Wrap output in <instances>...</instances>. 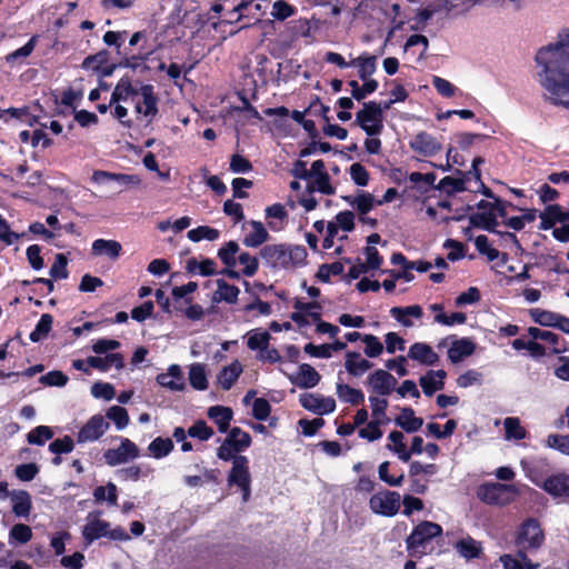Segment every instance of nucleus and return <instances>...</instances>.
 <instances>
[{
    "mask_svg": "<svg viewBox=\"0 0 569 569\" xmlns=\"http://www.w3.org/2000/svg\"><path fill=\"white\" fill-rule=\"evenodd\" d=\"M447 372L442 369L429 370L419 379L420 387L426 396L431 397L436 391L443 389Z\"/></svg>",
    "mask_w": 569,
    "mask_h": 569,
    "instance_id": "obj_22",
    "label": "nucleus"
},
{
    "mask_svg": "<svg viewBox=\"0 0 569 569\" xmlns=\"http://www.w3.org/2000/svg\"><path fill=\"white\" fill-rule=\"evenodd\" d=\"M88 362L91 368L98 369L102 372L108 371L111 367L122 369L124 366L123 357L120 353H109L106 357H88Z\"/></svg>",
    "mask_w": 569,
    "mask_h": 569,
    "instance_id": "obj_33",
    "label": "nucleus"
},
{
    "mask_svg": "<svg viewBox=\"0 0 569 569\" xmlns=\"http://www.w3.org/2000/svg\"><path fill=\"white\" fill-rule=\"evenodd\" d=\"M442 528L432 521L418 523L406 539L407 551L411 557H422L432 550V539L441 536Z\"/></svg>",
    "mask_w": 569,
    "mask_h": 569,
    "instance_id": "obj_3",
    "label": "nucleus"
},
{
    "mask_svg": "<svg viewBox=\"0 0 569 569\" xmlns=\"http://www.w3.org/2000/svg\"><path fill=\"white\" fill-rule=\"evenodd\" d=\"M521 468L527 478H529L535 485L542 488V482L546 478L542 476V469L547 466L546 459H531L521 460Z\"/></svg>",
    "mask_w": 569,
    "mask_h": 569,
    "instance_id": "obj_27",
    "label": "nucleus"
},
{
    "mask_svg": "<svg viewBox=\"0 0 569 569\" xmlns=\"http://www.w3.org/2000/svg\"><path fill=\"white\" fill-rule=\"evenodd\" d=\"M151 471V468L146 465H132L118 469L116 476L121 481H138L140 478L148 477Z\"/></svg>",
    "mask_w": 569,
    "mask_h": 569,
    "instance_id": "obj_43",
    "label": "nucleus"
},
{
    "mask_svg": "<svg viewBox=\"0 0 569 569\" xmlns=\"http://www.w3.org/2000/svg\"><path fill=\"white\" fill-rule=\"evenodd\" d=\"M271 336L264 330H252L248 335L247 346L250 350H263L269 346Z\"/></svg>",
    "mask_w": 569,
    "mask_h": 569,
    "instance_id": "obj_53",
    "label": "nucleus"
},
{
    "mask_svg": "<svg viewBox=\"0 0 569 569\" xmlns=\"http://www.w3.org/2000/svg\"><path fill=\"white\" fill-rule=\"evenodd\" d=\"M104 418L113 421L118 430H123L129 425L128 411L120 406L110 407Z\"/></svg>",
    "mask_w": 569,
    "mask_h": 569,
    "instance_id": "obj_55",
    "label": "nucleus"
},
{
    "mask_svg": "<svg viewBox=\"0 0 569 569\" xmlns=\"http://www.w3.org/2000/svg\"><path fill=\"white\" fill-rule=\"evenodd\" d=\"M38 38L39 37L37 34L32 36L23 47L7 54L6 56L7 63H9L10 66L13 67L18 61L28 58L34 50V48L38 43Z\"/></svg>",
    "mask_w": 569,
    "mask_h": 569,
    "instance_id": "obj_47",
    "label": "nucleus"
},
{
    "mask_svg": "<svg viewBox=\"0 0 569 569\" xmlns=\"http://www.w3.org/2000/svg\"><path fill=\"white\" fill-rule=\"evenodd\" d=\"M346 370L355 377L363 375L366 371L371 369L372 362L363 359L358 352H348L346 355L345 362Z\"/></svg>",
    "mask_w": 569,
    "mask_h": 569,
    "instance_id": "obj_34",
    "label": "nucleus"
},
{
    "mask_svg": "<svg viewBox=\"0 0 569 569\" xmlns=\"http://www.w3.org/2000/svg\"><path fill=\"white\" fill-rule=\"evenodd\" d=\"M32 538V530L29 526L23 523L14 525L9 532L10 543L18 542L24 545Z\"/></svg>",
    "mask_w": 569,
    "mask_h": 569,
    "instance_id": "obj_57",
    "label": "nucleus"
},
{
    "mask_svg": "<svg viewBox=\"0 0 569 569\" xmlns=\"http://www.w3.org/2000/svg\"><path fill=\"white\" fill-rule=\"evenodd\" d=\"M92 181L96 183L113 182L122 191L124 188L139 186L141 180L137 174L114 173L103 170H96L92 174Z\"/></svg>",
    "mask_w": 569,
    "mask_h": 569,
    "instance_id": "obj_17",
    "label": "nucleus"
},
{
    "mask_svg": "<svg viewBox=\"0 0 569 569\" xmlns=\"http://www.w3.org/2000/svg\"><path fill=\"white\" fill-rule=\"evenodd\" d=\"M239 251V246L234 241H229L224 247L218 251V258L227 266L234 267L237 264L236 254Z\"/></svg>",
    "mask_w": 569,
    "mask_h": 569,
    "instance_id": "obj_60",
    "label": "nucleus"
},
{
    "mask_svg": "<svg viewBox=\"0 0 569 569\" xmlns=\"http://www.w3.org/2000/svg\"><path fill=\"white\" fill-rule=\"evenodd\" d=\"M388 440L390 442L387 445V449L395 452L401 461L408 462L410 460V452L407 450L403 433L397 430L391 431Z\"/></svg>",
    "mask_w": 569,
    "mask_h": 569,
    "instance_id": "obj_41",
    "label": "nucleus"
},
{
    "mask_svg": "<svg viewBox=\"0 0 569 569\" xmlns=\"http://www.w3.org/2000/svg\"><path fill=\"white\" fill-rule=\"evenodd\" d=\"M157 382L170 391H183L186 388L183 372L179 365H170L167 372L159 373Z\"/></svg>",
    "mask_w": 569,
    "mask_h": 569,
    "instance_id": "obj_20",
    "label": "nucleus"
},
{
    "mask_svg": "<svg viewBox=\"0 0 569 569\" xmlns=\"http://www.w3.org/2000/svg\"><path fill=\"white\" fill-rule=\"evenodd\" d=\"M455 548L457 552L466 559L478 558L482 551L481 543L470 536L458 540Z\"/></svg>",
    "mask_w": 569,
    "mask_h": 569,
    "instance_id": "obj_38",
    "label": "nucleus"
},
{
    "mask_svg": "<svg viewBox=\"0 0 569 569\" xmlns=\"http://www.w3.org/2000/svg\"><path fill=\"white\" fill-rule=\"evenodd\" d=\"M389 312L390 316L405 328L413 327V319L419 320L423 316V310L419 305L392 307Z\"/></svg>",
    "mask_w": 569,
    "mask_h": 569,
    "instance_id": "obj_21",
    "label": "nucleus"
},
{
    "mask_svg": "<svg viewBox=\"0 0 569 569\" xmlns=\"http://www.w3.org/2000/svg\"><path fill=\"white\" fill-rule=\"evenodd\" d=\"M260 257L272 269H290L305 264L307 251L302 246L267 244L260 250Z\"/></svg>",
    "mask_w": 569,
    "mask_h": 569,
    "instance_id": "obj_2",
    "label": "nucleus"
},
{
    "mask_svg": "<svg viewBox=\"0 0 569 569\" xmlns=\"http://www.w3.org/2000/svg\"><path fill=\"white\" fill-rule=\"evenodd\" d=\"M543 541L545 535L537 519H526L516 531L515 545L518 551H536Z\"/></svg>",
    "mask_w": 569,
    "mask_h": 569,
    "instance_id": "obj_5",
    "label": "nucleus"
},
{
    "mask_svg": "<svg viewBox=\"0 0 569 569\" xmlns=\"http://www.w3.org/2000/svg\"><path fill=\"white\" fill-rule=\"evenodd\" d=\"M397 382V379L383 369H377L367 378L371 391L382 397L389 396L396 389Z\"/></svg>",
    "mask_w": 569,
    "mask_h": 569,
    "instance_id": "obj_14",
    "label": "nucleus"
},
{
    "mask_svg": "<svg viewBox=\"0 0 569 569\" xmlns=\"http://www.w3.org/2000/svg\"><path fill=\"white\" fill-rule=\"evenodd\" d=\"M242 373V366L234 360L229 366L223 367L217 376L219 386L223 390H229Z\"/></svg>",
    "mask_w": 569,
    "mask_h": 569,
    "instance_id": "obj_30",
    "label": "nucleus"
},
{
    "mask_svg": "<svg viewBox=\"0 0 569 569\" xmlns=\"http://www.w3.org/2000/svg\"><path fill=\"white\" fill-rule=\"evenodd\" d=\"M148 450L151 457L162 459L173 450V442L170 438L157 437L149 443Z\"/></svg>",
    "mask_w": 569,
    "mask_h": 569,
    "instance_id": "obj_46",
    "label": "nucleus"
},
{
    "mask_svg": "<svg viewBox=\"0 0 569 569\" xmlns=\"http://www.w3.org/2000/svg\"><path fill=\"white\" fill-rule=\"evenodd\" d=\"M186 269L189 273L208 277L217 272V263L212 259L208 258L201 261L191 258L187 261Z\"/></svg>",
    "mask_w": 569,
    "mask_h": 569,
    "instance_id": "obj_44",
    "label": "nucleus"
},
{
    "mask_svg": "<svg viewBox=\"0 0 569 569\" xmlns=\"http://www.w3.org/2000/svg\"><path fill=\"white\" fill-rule=\"evenodd\" d=\"M369 506L377 515L392 517L400 509V495L388 490L377 492L370 498Z\"/></svg>",
    "mask_w": 569,
    "mask_h": 569,
    "instance_id": "obj_12",
    "label": "nucleus"
},
{
    "mask_svg": "<svg viewBox=\"0 0 569 569\" xmlns=\"http://www.w3.org/2000/svg\"><path fill=\"white\" fill-rule=\"evenodd\" d=\"M52 323H53V317L50 313H43L40 317V320L38 321V323L36 325V328L30 333L29 339L32 342L41 341L49 335V332L52 328Z\"/></svg>",
    "mask_w": 569,
    "mask_h": 569,
    "instance_id": "obj_49",
    "label": "nucleus"
},
{
    "mask_svg": "<svg viewBox=\"0 0 569 569\" xmlns=\"http://www.w3.org/2000/svg\"><path fill=\"white\" fill-rule=\"evenodd\" d=\"M382 421L372 419L366 427L359 430V437L368 441H376L382 437Z\"/></svg>",
    "mask_w": 569,
    "mask_h": 569,
    "instance_id": "obj_62",
    "label": "nucleus"
},
{
    "mask_svg": "<svg viewBox=\"0 0 569 569\" xmlns=\"http://www.w3.org/2000/svg\"><path fill=\"white\" fill-rule=\"evenodd\" d=\"M140 456L138 446L128 438H121L120 446L103 452V459L110 467L128 463Z\"/></svg>",
    "mask_w": 569,
    "mask_h": 569,
    "instance_id": "obj_11",
    "label": "nucleus"
},
{
    "mask_svg": "<svg viewBox=\"0 0 569 569\" xmlns=\"http://www.w3.org/2000/svg\"><path fill=\"white\" fill-rule=\"evenodd\" d=\"M230 461H232V467L228 475V485L237 486L242 492V500L248 501L251 493L249 460L246 456H237Z\"/></svg>",
    "mask_w": 569,
    "mask_h": 569,
    "instance_id": "obj_9",
    "label": "nucleus"
},
{
    "mask_svg": "<svg viewBox=\"0 0 569 569\" xmlns=\"http://www.w3.org/2000/svg\"><path fill=\"white\" fill-rule=\"evenodd\" d=\"M300 405L316 415L322 416L336 410V401L332 397H323L318 393H305L300 397Z\"/></svg>",
    "mask_w": 569,
    "mask_h": 569,
    "instance_id": "obj_15",
    "label": "nucleus"
},
{
    "mask_svg": "<svg viewBox=\"0 0 569 569\" xmlns=\"http://www.w3.org/2000/svg\"><path fill=\"white\" fill-rule=\"evenodd\" d=\"M409 146L416 153H419L423 157H432L442 148L441 142L436 137L426 131H421L412 137V139L409 141Z\"/></svg>",
    "mask_w": 569,
    "mask_h": 569,
    "instance_id": "obj_16",
    "label": "nucleus"
},
{
    "mask_svg": "<svg viewBox=\"0 0 569 569\" xmlns=\"http://www.w3.org/2000/svg\"><path fill=\"white\" fill-rule=\"evenodd\" d=\"M397 426L403 429L406 432H416L418 431L422 425L423 419L416 417L412 408H403L400 415L395 419Z\"/></svg>",
    "mask_w": 569,
    "mask_h": 569,
    "instance_id": "obj_32",
    "label": "nucleus"
},
{
    "mask_svg": "<svg viewBox=\"0 0 569 569\" xmlns=\"http://www.w3.org/2000/svg\"><path fill=\"white\" fill-rule=\"evenodd\" d=\"M503 429H505V440H522L527 438L528 432L526 428L521 425V421L518 417H507L503 419Z\"/></svg>",
    "mask_w": 569,
    "mask_h": 569,
    "instance_id": "obj_36",
    "label": "nucleus"
},
{
    "mask_svg": "<svg viewBox=\"0 0 569 569\" xmlns=\"http://www.w3.org/2000/svg\"><path fill=\"white\" fill-rule=\"evenodd\" d=\"M10 499L12 512L19 518H28L32 509L30 493L26 490H13L10 492Z\"/></svg>",
    "mask_w": 569,
    "mask_h": 569,
    "instance_id": "obj_24",
    "label": "nucleus"
},
{
    "mask_svg": "<svg viewBox=\"0 0 569 569\" xmlns=\"http://www.w3.org/2000/svg\"><path fill=\"white\" fill-rule=\"evenodd\" d=\"M407 358L427 367L439 362V355L426 342H415L408 350Z\"/></svg>",
    "mask_w": 569,
    "mask_h": 569,
    "instance_id": "obj_19",
    "label": "nucleus"
},
{
    "mask_svg": "<svg viewBox=\"0 0 569 569\" xmlns=\"http://www.w3.org/2000/svg\"><path fill=\"white\" fill-rule=\"evenodd\" d=\"M381 118L382 109L375 101L366 102L363 109L358 111L356 116L357 122L368 136H377L381 132Z\"/></svg>",
    "mask_w": 569,
    "mask_h": 569,
    "instance_id": "obj_10",
    "label": "nucleus"
},
{
    "mask_svg": "<svg viewBox=\"0 0 569 569\" xmlns=\"http://www.w3.org/2000/svg\"><path fill=\"white\" fill-rule=\"evenodd\" d=\"M250 226L252 230L244 236L243 244L249 248H257L268 240L269 233L260 221L252 220Z\"/></svg>",
    "mask_w": 569,
    "mask_h": 569,
    "instance_id": "obj_35",
    "label": "nucleus"
},
{
    "mask_svg": "<svg viewBox=\"0 0 569 569\" xmlns=\"http://www.w3.org/2000/svg\"><path fill=\"white\" fill-rule=\"evenodd\" d=\"M189 382L194 390L203 391L208 389V377L203 363L194 362L190 365Z\"/></svg>",
    "mask_w": 569,
    "mask_h": 569,
    "instance_id": "obj_42",
    "label": "nucleus"
},
{
    "mask_svg": "<svg viewBox=\"0 0 569 569\" xmlns=\"http://www.w3.org/2000/svg\"><path fill=\"white\" fill-rule=\"evenodd\" d=\"M296 8L284 0H277L272 4L271 17L276 20L283 21L296 13Z\"/></svg>",
    "mask_w": 569,
    "mask_h": 569,
    "instance_id": "obj_58",
    "label": "nucleus"
},
{
    "mask_svg": "<svg viewBox=\"0 0 569 569\" xmlns=\"http://www.w3.org/2000/svg\"><path fill=\"white\" fill-rule=\"evenodd\" d=\"M109 527L110 523L106 520H101L98 518L89 520L82 530L83 539L88 543H91L92 541L99 538H108Z\"/></svg>",
    "mask_w": 569,
    "mask_h": 569,
    "instance_id": "obj_29",
    "label": "nucleus"
},
{
    "mask_svg": "<svg viewBox=\"0 0 569 569\" xmlns=\"http://www.w3.org/2000/svg\"><path fill=\"white\" fill-rule=\"evenodd\" d=\"M158 102L153 86L141 83L131 103L136 114L146 119L147 123H151L159 112Z\"/></svg>",
    "mask_w": 569,
    "mask_h": 569,
    "instance_id": "obj_6",
    "label": "nucleus"
},
{
    "mask_svg": "<svg viewBox=\"0 0 569 569\" xmlns=\"http://www.w3.org/2000/svg\"><path fill=\"white\" fill-rule=\"evenodd\" d=\"M336 393L340 401L357 406L365 401V395L361 390L355 389L349 385L337 382Z\"/></svg>",
    "mask_w": 569,
    "mask_h": 569,
    "instance_id": "obj_39",
    "label": "nucleus"
},
{
    "mask_svg": "<svg viewBox=\"0 0 569 569\" xmlns=\"http://www.w3.org/2000/svg\"><path fill=\"white\" fill-rule=\"evenodd\" d=\"M536 62L541 67L539 81L546 100L569 109V28L559 33L555 44L537 52Z\"/></svg>",
    "mask_w": 569,
    "mask_h": 569,
    "instance_id": "obj_1",
    "label": "nucleus"
},
{
    "mask_svg": "<svg viewBox=\"0 0 569 569\" xmlns=\"http://www.w3.org/2000/svg\"><path fill=\"white\" fill-rule=\"evenodd\" d=\"M287 217L288 212L281 203H274L266 208V218L269 220L268 226L272 231L281 230Z\"/></svg>",
    "mask_w": 569,
    "mask_h": 569,
    "instance_id": "obj_40",
    "label": "nucleus"
},
{
    "mask_svg": "<svg viewBox=\"0 0 569 569\" xmlns=\"http://www.w3.org/2000/svg\"><path fill=\"white\" fill-rule=\"evenodd\" d=\"M352 66L359 68L358 74L362 81L369 80L368 78L376 71L377 59L373 56L370 57H358L351 61Z\"/></svg>",
    "mask_w": 569,
    "mask_h": 569,
    "instance_id": "obj_48",
    "label": "nucleus"
},
{
    "mask_svg": "<svg viewBox=\"0 0 569 569\" xmlns=\"http://www.w3.org/2000/svg\"><path fill=\"white\" fill-rule=\"evenodd\" d=\"M53 437V431L48 426H38L27 435V441L30 445L43 446Z\"/></svg>",
    "mask_w": 569,
    "mask_h": 569,
    "instance_id": "obj_54",
    "label": "nucleus"
},
{
    "mask_svg": "<svg viewBox=\"0 0 569 569\" xmlns=\"http://www.w3.org/2000/svg\"><path fill=\"white\" fill-rule=\"evenodd\" d=\"M542 489L553 498H569V473L561 471L547 477Z\"/></svg>",
    "mask_w": 569,
    "mask_h": 569,
    "instance_id": "obj_18",
    "label": "nucleus"
},
{
    "mask_svg": "<svg viewBox=\"0 0 569 569\" xmlns=\"http://www.w3.org/2000/svg\"><path fill=\"white\" fill-rule=\"evenodd\" d=\"M93 498L97 502L108 501L109 505L116 506L118 502V489L113 482L107 486H99L93 490Z\"/></svg>",
    "mask_w": 569,
    "mask_h": 569,
    "instance_id": "obj_50",
    "label": "nucleus"
},
{
    "mask_svg": "<svg viewBox=\"0 0 569 569\" xmlns=\"http://www.w3.org/2000/svg\"><path fill=\"white\" fill-rule=\"evenodd\" d=\"M188 436L207 441L213 436V429L203 420H198L188 429Z\"/></svg>",
    "mask_w": 569,
    "mask_h": 569,
    "instance_id": "obj_64",
    "label": "nucleus"
},
{
    "mask_svg": "<svg viewBox=\"0 0 569 569\" xmlns=\"http://www.w3.org/2000/svg\"><path fill=\"white\" fill-rule=\"evenodd\" d=\"M436 188L447 194H455L466 190L465 181L452 177L442 178Z\"/></svg>",
    "mask_w": 569,
    "mask_h": 569,
    "instance_id": "obj_61",
    "label": "nucleus"
},
{
    "mask_svg": "<svg viewBox=\"0 0 569 569\" xmlns=\"http://www.w3.org/2000/svg\"><path fill=\"white\" fill-rule=\"evenodd\" d=\"M198 289V283L190 281L187 284L174 287L172 289V299L176 305L180 303V301L183 300L184 303H190L191 298L190 295H192ZM176 310L182 311V309L178 306H174Z\"/></svg>",
    "mask_w": 569,
    "mask_h": 569,
    "instance_id": "obj_51",
    "label": "nucleus"
},
{
    "mask_svg": "<svg viewBox=\"0 0 569 569\" xmlns=\"http://www.w3.org/2000/svg\"><path fill=\"white\" fill-rule=\"evenodd\" d=\"M475 350L476 343L470 338L455 339L448 349V358L452 363H459Z\"/></svg>",
    "mask_w": 569,
    "mask_h": 569,
    "instance_id": "obj_23",
    "label": "nucleus"
},
{
    "mask_svg": "<svg viewBox=\"0 0 569 569\" xmlns=\"http://www.w3.org/2000/svg\"><path fill=\"white\" fill-rule=\"evenodd\" d=\"M208 417L217 425L218 430L227 432L233 418V412L229 407L213 406L208 409Z\"/></svg>",
    "mask_w": 569,
    "mask_h": 569,
    "instance_id": "obj_31",
    "label": "nucleus"
},
{
    "mask_svg": "<svg viewBox=\"0 0 569 569\" xmlns=\"http://www.w3.org/2000/svg\"><path fill=\"white\" fill-rule=\"evenodd\" d=\"M138 88L139 86H133L129 79H120L111 93L110 104L118 102L131 103Z\"/></svg>",
    "mask_w": 569,
    "mask_h": 569,
    "instance_id": "obj_26",
    "label": "nucleus"
},
{
    "mask_svg": "<svg viewBox=\"0 0 569 569\" xmlns=\"http://www.w3.org/2000/svg\"><path fill=\"white\" fill-rule=\"evenodd\" d=\"M240 290L238 287L228 283L223 279L217 280V290L213 292L212 301L216 303L227 302L233 305L238 301Z\"/></svg>",
    "mask_w": 569,
    "mask_h": 569,
    "instance_id": "obj_25",
    "label": "nucleus"
},
{
    "mask_svg": "<svg viewBox=\"0 0 569 569\" xmlns=\"http://www.w3.org/2000/svg\"><path fill=\"white\" fill-rule=\"evenodd\" d=\"M546 446L569 456V435L551 433L547 437Z\"/></svg>",
    "mask_w": 569,
    "mask_h": 569,
    "instance_id": "obj_59",
    "label": "nucleus"
},
{
    "mask_svg": "<svg viewBox=\"0 0 569 569\" xmlns=\"http://www.w3.org/2000/svg\"><path fill=\"white\" fill-rule=\"evenodd\" d=\"M108 420L100 413L93 415L78 431V443L94 442L109 429Z\"/></svg>",
    "mask_w": 569,
    "mask_h": 569,
    "instance_id": "obj_13",
    "label": "nucleus"
},
{
    "mask_svg": "<svg viewBox=\"0 0 569 569\" xmlns=\"http://www.w3.org/2000/svg\"><path fill=\"white\" fill-rule=\"evenodd\" d=\"M507 202L499 198L495 201L481 200L478 202V211L470 216V221L475 227L495 232L498 226V218H506Z\"/></svg>",
    "mask_w": 569,
    "mask_h": 569,
    "instance_id": "obj_4",
    "label": "nucleus"
},
{
    "mask_svg": "<svg viewBox=\"0 0 569 569\" xmlns=\"http://www.w3.org/2000/svg\"><path fill=\"white\" fill-rule=\"evenodd\" d=\"M308 191L309 193L318 191L331 196L336 193V188L331 184L329 174H321L312 178V181L308 184Z\"/></svg>",
    "mask_w": 569,
    "mask_h": 569,
    "instance_id": "obj_56",
    "label": "nucleus"
},
{
    "mask_svg": "<svg viewBox=\"0 0 569 569\" xmlns=\"http://www.w3.org/2000/svg\"><path fill=\"white\" fill-rule=\"evenodd\" d=\"M250 445V435L239 427H233L230 429L228 436L218 448L217 456L223 461H230V459L239 456L238 453L248 449Z\"/></svg>",
    "mask_w": 569,
    "mask_h": 569,
    "instance_id": "obj_8",
    "label": "nucleus"
},
{
    "mask_svg": "<svg viewBox=\"0 0 569 569\" xmlns=\"http://www.w3.org/2000/svg\"><path fill=\"white\" fill-rule=\"evenodd\" d=\"M219 230L211 228L209 226H200L194 229L188 231L187 237L189 240L193 242H199L201 240L214 241L219 238Z\"/></svg>",
    "mask_w": 569,
    "mask_h": 569,
    "instance_id": "obj_52",
    "label": "nucleus"
},
{
    "mask_svg": "<svg viewBox=\"0 0 569 569\" xmlns=\"http://www.w3.org/2000/svg\"><path fill=\"white\" fill-rule=\"evenodd\" d=\"M121 249L120 242L116 240L97 239L92 242V253L94 256H107L110 259H117Z\"/></svg>",
    "mask_w": 569,
    "mask_h": 569,
    "instance_id": "obj_37",
    "label": "nucleus"
},
{
    "mask_svg": "<svg viewBox=\"0 0 569 569\" xmlns=\"http://www.w3.org/2000/svg\"><path fill=\"white\" fill-rule=\"evenodd\" d=\"M528 333L533 340H541L548 342L552 347V351L556 353L565 351V349L559 346V335L550 330L530 327L528 329Z\"/></svg>",
    "mask_w": 569,
    "mask_h": 569,
    "instance_id": "obj_45",
    "label": "nucleus"
},
{
    "mask_svg": "<svg viewBox=\"0 0 569 569\" xmlns=\"http://www.w3.org/2000/svg\"><path fill=\"white\" fill-rule=\"evenodd\" d=\"M365 355L369 358H377L383 351V345L378 337L373 335H363Z\"/></svg>",
    "mask_w": 569,
    "mask_h": 569,
    "instance_id": "obj_63",
    "label": "nucleus"
},
{
    "mask_svg": "<svg viewBox=\"0 0 569 569\" xmlns=\"http://www.w3.org/2000/svg\"><path fill=\"white\" fill-rule=\"evenodd\" d=\"M517 493L512 485L499 482H486L478 487L477 497L487 505L506 506L509 505Z\"/></svg>",
    "mask_w": 569,
    "mask_h": 569,
    "instance_id": "obj_7",
    "label": "nucleus"
},
{
    "mask_svg": "<svg viewBox=\"0 0 569 569\" xmlns=\"http://www.w3.org/2000/svg\"><path fill=\"white\" fill-rule=\"evenodd\" d=\"M318 371L308 363L299 366L296 378L292 380L299 388L310 389L316 387L320 381Z\"/></svg>",
    "mask_w": 569,
    "mask_h": 569,
    "instance_id": "obj_28",
    "label": "nucleus"
}]
</instances>
